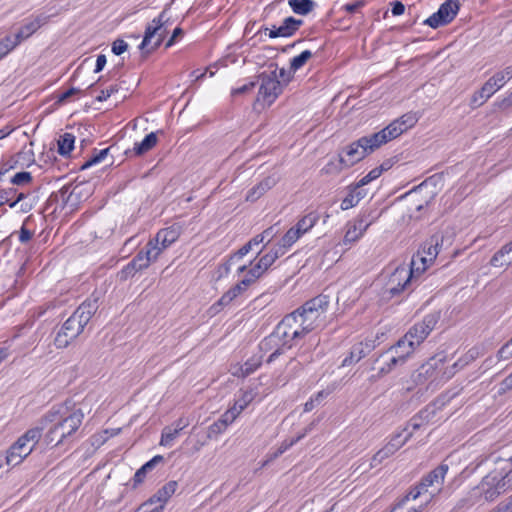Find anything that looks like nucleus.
<instances>
[{"label": "nucleus", "mask_w": 512, "mask_h": 512, "mask_svg": "<svg viewBox=\"0 0 512 512\" xmlns=\"http://www.w3.org/2000/svg\"><path fill=\"white\" fill-rule=\"evenodd\" d=\"M84 419L83 411L78 408L71 412L67 408H52L42 416V424L48 429L44 441L46 445L56 447L64 443L65 439L74 434Z\"/></svg>", "instance_id": "f257e3e1"}, {"label": "nucleus", "mask_w": 512, "mask_h": 512, "mask_svg": "<svg viewBox=\"0 0 512 512\" xmlns=\"http://www.w3.org/2000/svg\"><path fill=\"white\" fill-rule=\"evenodd\" d=\"M100 300L101 294L94 292L78 306L58 331L54 339L57 348H66L83 332L85 326L99 309Z\"/></svg>", "instance_id": "f03ea898"}, {"label": "nucleus", "mask_w": 512, "mask_h": 512, "mask_svg": "<svg viewBox=\"0 0 512 512\" xmlns=\"http://www.w3.org/2000/svg\"><path fill=\"white\" fill-rule=\"evenodd\" d=\"M329 304V296L320 294L307 300L291 314L295 316V319L302 328V332H304V334H308L322 325Z\"/></svg>", "instance_id": "7ed1b4c3"}, {"label": "nucleus", "mask_w": 512, "mask_h": 512, "mask_svg": "<svg viewBox=\"0 0 512 512\" xmlns=\"http://www.w3.org/2000/svg\"><path fill=\"white\" fill-rule=\"evenodd\" d=\"M297 320L293 314L286 315L275 327L274 331L267 336L260 344L261 349H272L273 345H281L287 349L292 348L291 340L303 337L305 334L301 330L294 329Z\"/></svg>", "instance_id": "20e7f679"}, {"label": "nucleus", "mask_w": 512, "mask_h": 512, "mask_svg": "<svg viewBox=\"0 0 512 512\" xmlns=\"http://www.w3.org/2000/svg\"><path fill=\"white\" fill-rule=\"evenodd\" d=\"M269 68H273V70L264 71L257 75L259 90L254 103L255 107L256 105H262L263 107L272 105L283 92V85L277 79L278 65L271 63Z\"/></svg>", "instance_id": "39448f33"}, {"label": "nucleus", "mask_w": 512, "mask_h": 512, "mask_svg": "<svg viewBox=\"0 0 512 512\" xmlns=\"http://www.w3.org/2000/svg\"><path fill=\"white\" fill-rule=\"evenodd\" d=\"M441 318L440 311H434L427 314L421 322L415 323L403 338L396 343V350L407 347L409 351H414L435 328Z\"/></svg>", "instance_id": "423d86ee"}, {"label": "nucleus", "mask_w": 512, "mask_h": 512, "mask_svg": "<svg viewBox=\"0 0 512 512\" xmlns=\"http://www.w3.org/2000/svg\"><path fill=\"white\" fill-rule=\"evenodd\" d=\"M367 155H369V152L364 147V143L360 142L359 138L342 149V152L338 154L339 160L337 165L333 162H329L322 171L326 174L333 172L340 173L344 168L352 167L363 160Z\"/></svg>", "instance_id": "0eeeda50"}, {"label": "nucleus", "mask_w": 512, "mask_h": 512, "mask_svg": "<svg viewBox=\"0 0 512 512\" xmlns=\"http://www.w3.org/2000/svg\"><path fill=\"white\" fill-rule=\"evenodd\" d=\"M153 249V247L148 249L146 246L141 249L137 255L117 273L118 280L124 282L134 277L137 272L146 269L152 261L158 258V252H151Z\"/></svg>", "instance_id": "6e6552de"}, {"label": "nucleus", "mask_w": 512, "mask_h": 512, "mask_svg": "<svg viewBox=\"0 0 512 512\" xmlns=\"http://www.w3.org/2000/svg\"><path fill=\"white\" fill-rule=\"evenodd\" d=\"M414 265L415 260L413 258L410 268L399 266L395 269V271L390 276L388 287L384 292V294L387 295V298L391 299L395 296H398L401 292L407 289L415 272Z\"/></svg>", "instance_id": "1a4fd4ad"}, {"label": "nucleus", "mask_w": 512, "mask_h": 512, "mask_svg": "<svg viewBox=\"0 0 512 512\" xmlns=\"http://www.w3.org/2000/svg\"><path fill=\"white\" fill-rule=\"evenodd\" d=\"M460 7L459 0H446L435 13L424 21V24L433 29L448 25L455 19Z\"/></svg>", "instance_id": "9d476101"}, {"label": "nucleus", "mask_w": 512, "mask_h": 512, "mask_svg": "<svg viewBox=\"0 0 512 512\" xmlns=\"http://www.w3.org/2000/svg\"><path fill=\"white\" fill-rule=\"evenodd\" d=\"M182 228L178 224H173L167 228L160 229L153 239H150L146 244L148 249H153L154 252H158V256L161 252L172 245L178 240L181 235Z\"/></svg>", "instance_id": "9b49d317"}, {"label": "nucleus", "mask_w": 512, "mask_h": 512, "mask_svg": "<svg viewBox=\"0 0 512 512\" xmlns=\"http://www.w3.org/2000/svg\"><path fill=\"white\" fill-rule=\"evenodd\" d=\"M445 357L440 354L431 357L426 363L422 364L414 375L416 383L424 384L427 381H434L444 363Z\"/></svg>", "instance_id": "f8f14e48"}, {"label": "nucleus", "mask_w": 512, "mask_h": 512, "mask_svg": "<svg viewBox=\"0 0 512 512\" xmlns=\"http://www.w3.org/2000/svg\"><path fill=\"white\" fill-rule=\"evenodd\" d=\"M411 353L412 351H409L407 347L396 350V345H394L389 350L380 354L376 359V364H379L382 359H387V368H379L377 376L381 377L385 374H388L396 365L405 363L407 357Z\"/></svg>", "instance_id": "ddd939ff"}, {"label": "nucleus", "mask_w": 512, "mask_h": 512, "mask_svg": "<svg viewBox=\"0 0 512 512\" xmlns=\"http://www.w3.org/2000/svg\"><path fill=\"white\" fill-rule=\"evenodd\" d=\"M72 192L69 186H63L57 192H53L45 203V209L50 210L51 213L62 212L68 207L71 200Z\"/></svg>", "instance_id": "4468645a"}, {"label": "nucleus", "mask_w": 512, "mask_h": 512, "mask_svg": "<svg viewBox=\"0 0 512 512\" xmlns=\"http://www.w3.org/2000/svg\"><path fill=\"white\" fill-rule=\"evenodd\" d=\"M412 436L408 433L404 439H401V434L395 435L382 449H380L372 458L371 467L381 463L384 459L393 455L398 451Z\"/></svg>", "instance_id": "2eb2a0df"}, {"label": "nucleus", "mask_w": 512, "mask_h": 512, "mask_svg": "<svg viewBox=\"0 0 512 512\" xmlns=\"http://www.w3.org/2000/svg\"><path fill=\"white\" fill-rule=\"evenodd\" d=\"M33 451V446L26 445L19 439L7 450L5 462L8 466L15 467L29 456Z\"/></svg>", "instance_id": "dca6fc26"}, {"label": "nucleus", "mask_w": 512, "mask_h": 512, "mask_svg": "<svg viewBox=\"0 0 512 512\" xmlns=\"http://www.w3.org/2000/svg\"><path fill=\"white\" fill-rule=\"evenodd\" d=\"M430 184H433V177L426 179L407 194V196L415 198V202H419L416 204V210L418 211L428 206V204L435 197V192L433 191H430L429 193H426L424 196H421V194Z\"/></svg>", "instance_id": "f3484780"}, {"label": "nucleus", "mask_w": 512, "mask_h": 512, "mask_svg": "<svg viewBox=\"0 0 512 512\" xmlns=\"http://www.w3.org/2000/svg\"><path fill=\"white\" fill-rule=\"evenodd\" d=\"M496 481H497V469L491 471L487 474L480 484L477 486V489L480 490V493L484 496L485 500L493 501L499 496V492L496 491Z\"/></svg>", "instance_id": "a211bd4d"}, {"label": "nucleus", "mask_w": 512, "mask_h": 512, "mask_svg": "<svg viewBox=\"0 0 512 512\" xmlns=\"http://www.w3.org/2000/svg\"><path fill=\"white\" fill-rule=\"evenodd\" d=\"M177 487V481L172 480L167 482L163 487L158 489L157 492L153 494L146 502H144L138 511L156 502H162V504L164 505L168 501V499L175 493Z\"/></svg>", "instance_id": "6ab92c4d"}, {"label": "nucleus", "mask_w": 512, "mask_h": 512, "mask_svg": "<svg viewBox=\"0 0 512 512\" xmlns=\"http://www.w3.org/2000/svg\"><path fill=\"white\" fill-rule=\"evenodd\" d=\"M164 462V457L162 455H156L153 458H151L149 461H147L145 464H143L134 474V477L132 479L133 484L132 487L135 489L140 484H142L146 478V475L148 472L152 471L158 464Z\"/></svg>", "instance_id": "aec40b11"}, {"label": "nucleus", "mask_w": 512, "mask_h": 512, "mask_svg": "<svg viewBox=\"0 0 512 512\" xmlns=\"http://www.w3.org/2000/svg\"><path fill=\"white\" fill-rule=\"evenodd\" d=\"M373 349V345L371 343H358L355 344L347 357L342 361V366H348L353 363L359 362L361 359L366 357L371 350Z\"/></svg>", "instance_id": "412c9836"}, {"label": "nucleus", "mask_w": 512, "mask_h": 512, "mask_svg": "<svg viewBox=\"0 0 512 512\" xmlns=\"http://www.w3.org/2000/svg\"><path fill=\"white\" fill-rule=\"evenodd\" d=\"M277 183V179L273 176H268L260 181L257 185L252 187L246 196V200L250 202H255L262 195H264L268 190L274 187Z\"/></svg>", "instance_id": "4be33fe9"}, {"label": "nucleus", "mask_w": 512, "mask_h": 512, "mask_svg": "<svg viewBox=\"0 0 512 512\" xmlns=\"http://www.w3.org/2000/svg\"><path fill=\"white\" fill-rule=\"evenodd\" d=\"M496 92L491 83L486 81L479 90L473 93L470 100V107L475 109L482 106Z\"/></svg>", "instance_id": "5701e85b"}, {"label": "nucleus", "mask_w": 512, "mask_h": 512, "mask_svg": "<svg viewBox=\"0 0 512 512\" xmlns=\"http://www.w3.org/2000/svg\"><path fill=\"white\" fill-rule=\"evenodd\" d=\"M50 16L44 13L31 16L24 20V24L20 27L27 34L28 37L32 36L38 29L48 23Z\"/></svg>", "instance_id": "b1692460"}, {"label": "nucleus", "mask_w": 512, "mask_h": 512, "mask_svg": "<svg viewBox=\"0 0 512 512\" xmlns=\"http://www.w3.org/2000/svg\"><path fill=\"white\" fill-rule=\"evenodd\" d=\"M360 142L364 143V147L369 152V154H371L376 149L389 142V140L386 137L385 130H381L369 136L361 137Z\"/></svg>", "instance_id": "393cba45"}, {"label": "nucleus", "mask_w": 512, "mask_h": 512, "mask_svg": "<svg viewBox=\"0 0 512 512\" xmlns=\"http://www.w3.org/2000/svg\"><path fill=\"white\" fill-rule=\"evenodd\" d=\"M46 429V425L42 424V417L37 421V425L33 428L28 429L21 437L18 439L25 443L26 445L33 446L39 442L42 437L43 430Z\"/></svg>", "instance_id": "a878e982"}, {"label": "nucleus", "mask_w": 512, "mask_h": 512, "mask_svg": "<svg viewBox=\"0 0 512 512\" xmlns=\"http://www.w3.org/2000/svg\"><path fill=\"white\" fill-rule=\"evenodd\" d=\"M512 251V243L508 242L503 245L490 259V265L493 267H503L512 264V258H509V254Z\"/></svg>", "instance_id": "bb28decb"}, {"label": "nucleus", "mask_w": 512, "mask_h": 512, "mask_svg": "<svg viewBox=\"0 0 512 512\" xmlns=\"http://www.w3.org/2000/svg\"><path fill=\"white\" fill-rule=\"evenodd\" d=\"M449 469V466L445 463H441L435 469L430 471L427 475L422 478V486H432L434 483L443 482L444 477Z\"/></svg>", "instance_id": "cd10ccee"}, {"label": "nucleus", "mask_w": 512, "mask_h": 512, "mask_svg": "<svg viewBox=\"0 0 512 512\" xmlns=\"http://www.w3.org/2000/svg\"><path fill=\"white\" fill-rule=\"evenodd\" d=\"M422 250L426 255L420 258V261L424 264V267L422 268V271H424L426 269L427 261L432 262L439 253V250H437V237H430L426 240L422 245Z\"/></svg>", "instance_id": "c85d7f7f"}, {"label": "nucleus", "mask_w": 512, "mask_h": 512, "mask_svg": "<svg viewBox=\"0 0 512 512\" xmlns=\"http://www.w3.org/2000/svg\"><path fill=\"white\" fill-rule=\"evenodd\" d=\"M302 25V19H297L293 16H289L283 20L282 24L279 26V29L282 34V37L288 38L293 36Z\"/></svg>", "instance_id": "c756f323"}, {"label": "nucleus", "mask_w": 512, "mask_h": 512, "mask_svg": "<svg viewBox=\"0 0 512 512\" xmlns=\"http://www.w3.org/2000/svg\"><path fill=\"white\" fill-rule=\"evenodd\" d=\"M288 5L295 14L305 16L316 6L313 0H288Z\"/></svg>", "instance_id": "7c9ffc66"}, {"label": "nucleus", "mask_w": 512, "mask_h": 512, "mask_svg": "<svg viewBox=\"0 0 512 512\" xmlns=\"http://www.w3.org/2000/svg\"><path fill=\"white\" fill-rule=\"evenodd\" d=\"M74 144L75 136L71 133H64L57 141V151L61 156L66 157L74 149Z\"/></svg>", "instance_id": "2f4dec72"}, {"label": "nucleus", "mask_w": 512, "mask_h": 512, "mask_svg": "<svg viewBox=\"0 0 512 512\" xmlns=\"http://www.w3.org/2000/svg\"><path fill=\"white\" fill-rule=\"evenodd\" d=\"M319 215L316 212H310L302 217L293 227L300 235L309 231L318 221Z\"/></svg>", "instance_id": "473e14b6"}, {"label": "nucleus", "mask_w": 512, "mask_h": 512, "mask_svg": "<svg viewBox=\"0 0 512 512\" xmlns=\"http://www.w3.org/2000/svg\"><path fill=\"white\" fill-rule=\"evenodd\" d=\"M157 135L155 132L147 134L140 143H136L134 146V152L136 155H143L144 153L151 150L157 143Z\"/></svg>", "instance_id": "72a5a7b5"}, {"label": "nucleus", "mask_w": 512, "mask_h": 512, "mask_svg": "<svg viewBox=\"0 0 512 512\" xmlns=\"http://www.w3.org/2000/svg\"><path fill=\"white\" fill-rule=\"evenodd\" d=\"M499 465V469H497V481H496V491L499 492V495L507 491L512 487L511 483H507L506 478H504L503 473L508 468V461H497Z\"/></svg>", "instance_id": "f704fd0d"}, {"label": "nucleus", "mask_w": 512, "mask_h": 512, "mask_svg": "<svg viewBox=\"0 0 512 512\" xmlns=\"http://www.w3.org/2000/svg\"><path fill=\"white\" fill-rule=\"evenodd\" d=\"M375 217L372 216V212L369 213H363L355 219L353 227L354 232H357L360 234V236L363 235V233L367 230V228L374 222Z\"/></svg>", "instance_id": "c9c22d12"}, {"label": "nucleus", "mask_w": 512, "mask_h": 512, "mask_svg": "<svg viewBox=\"0 0 512 512\" xmlns=\"http://www.w3.org/2000/svg\"><path fill=\"white\" fill-rule=\"evenodd\" d=\"M111 148L112 147H108L99 151L97 149H94L92 156L81 165L80 169L85 170L95 164L100 163L102 160L106 158Z\"/></svg>", "instance_id": "e433bc0d"}, {"label": "nucleus", "mask_w": 512, "mask_h": 512, "mask_svg": "<svg viewBox=\"0 0 512 512\" xmlns=\"http://www.w3.org/2000/svg\"><path fill=\"white\" fill-rule=\"evenodd\" d=\"M254 397L255 392L253 390L245 391L231 408L239 415L253 401Z\"/></svg>", "instance_id": "4c0bfd02"}, {"label": "nucleus", "mask_w": 512, "mask_h": 512, "mask_svg": "<svg viewBox=\"0 0 512 512\" xmlns=\"http://www.w3.org/2000/svg\"><path fill=\"white\" fill-rule=\"evenodd\" d=\"M159 31H162L161 25L153 24V23L147 25L145 32H144L143 40L139 45V49L143 51L149 45V43L151 42V39L154 36H156V34Z\"/></svg>", "instance_id": "58836bf2"}, {"label": "nucleus", "mask_w": 512, "mask_h": 512, "mask_svg": "<svg viewBox=\"0 0 512 512\" xmlns=\"http://www.w3.org/2000/svg\"><path fill=\"white\" fill-rule=\"evenodd\" d=\"M313 56L310 50H304L299 55L291 59L290 65L292 71H298L301 69L307 61Z\"/></svg>", "instance_id": "ea45409f"}, {"label": "nucleus", "mask_w": 512, "mask_h": 512, "mask_svg": "<svg viewBox=\"0 0 512 512\" xmlns=\"http://www.w3.org/2000/svg\"><path fill=\"white\" fill-rule=\"evenodd\" d=\"M423 495L424 492L417 490L416 487L413 486L410 488V490L405 496H403L401 499L398 500L397 503L394 504V506L390 509L389 512H394L396 509L402 507L410 499L416 500L418 498H422Z\"/></svg>", "instance_id": "a19ab883"}, {"label": "nucleus", "mask_w": 512, "mask_h": 512, "mask_svg": "<svg viewBox=\"0 0 512 512\" xmlns=\"http://www.w3.org/2000/svg\"><path fill=\"white\" fill-rule=\"evenodd\" d=\"M266 268L263 267V265L257 261L253 265H251V268L248 269L246 278L252 283H254L257 279H259L265 272Z\"/></svg>", "instance_id": "79ce46f5"}, {"label": "nucleus", "mask_w": 512, "mask_h": 512, "mask_svg": "<svg viewBox=\"0 0 512 512\" xmlns=\"http://www.w3.org/2000/svg\"><path fill=\"white\" fill-rule=\"evenodd\" d=\"M383 130H385L386 137L389 141L397 138L398 136L405 132V130L402 128V126L399 124L397 120L391 122Z\"/></svg>", "instance_id": "37998d69"}, {"label": "nucleus", "mask_w": 512, "mask_h": 512, "mask_svg": "<svg viewBox=\"0 0 512 512\" xmlns=\"http://www.w3.org/2000/svg\"><path fill=\"white\" fill-rule=\"evenodd\" d=\"M179 435L178 430L172 428L171 426H166L162 430L160 445L169 446L174 441V439Z\"/></svg>", "instance_id": "c03bdc74"}, {"label": "nucleus", "mask_w": 512, "mask_h": 512, "mask_svg": "<svg viewBox=\"0 0 512 512\" xmlns=\"http://www.w3.org/2000/svg\"><path fill=\"white\" fill-rule=\"evenodd\" d=\"M402 128L406 131L412 128L418 122V116L415 112H408L396 119Z\"/></svg>", "instance_id": "a18cd8bd"}, {"label": "nucleus", "mask_w": 512, "mask_h": 512, "mask_svg": "<svg viewBox=\"0 0 512 512\" xmlns=\"http://www.w3.org/2000/svg\"><path fill=\"white\" fill-rule=\"evenodd\" d=\"M300 236L301 235L297 230L293 227L290 228L280 239L282 247H286L287 249L290 248L300 238Z\"/></svg>", "instance_id": "49530a36"}, {"label": "nucleus", "mask_w": 512, "mask_h": 512, "mask_svg": "<svg viewBox=\"0 0 512 512\" xmlns=\"http://www.w3.org/2000/svg\"><path fill=\"white\" fill-rule=\"evenodd\" d=\"M237 296L235 292H233L232 288H230L227 292H225L222 297L212 306L217 312L224 306L229 305Z\"/></svg>", "instance_id": "de8ad7c7"}, {"label": "nucleus", "mask_w": 512, "mask_h": 512, "mask_svg": "<svg viewBox=\"0 0 512 512\" xmlns=\"http://www.w3.org/2000/svg\"><path fill=\"white\" fill-rule=\"evenodd\" d=\"M474 359L473 355H466L465 357L463 358H460L458 361H456L452 367L450 368V370L447 372L445 371L444 374H448L447 375V378H450L452 377L455 372L457 370H460L462 368H464L470 361H472Z\"/></svg>", "instance_id": "09e8293b"}, {"label": "nucleus", "mask_w": 512, "mask_h": 512, "mask_svg": "<svg viewBox=\"0 0 512 512\" xmlns=\"http://www.w3.org/2000/svg\"><path fill=\"white\" fill-rule=\"evenodd\" d=\"M227 427L219 419L208 427L207 437L212 439L222 434Z\"/></svg>", "instance_id": "8fccbe9b"}, {"label": "nucleus", "mask_w": 512, "mask_h": 512, "mask_svg": "<svg viewBox=\"0 0 512 512\" xmlns=\"http://www.w3.org/2000/svg\"><path fill=\"white\" fill-rule=\"evenodd\" d=\"M32 181V175L30 172L22 171L16 173L11 179L10 183L13 185H24Z\"/></svg>", "instance_id": "3c124183"}, {"label": "nucleus", "mask_w": 512, "mask_h": 512, "mask_svg": "<svg viewBox=\"0 0 512 512\" xmlns=\"http://www.w3.org/2000/svg\"><path fill=\"white\" fill-rule=\"evenodd\" d=\"M169 8L170 4H167L159 16L152 20V23L161 25V29H167V27L171 24L170 17L167 15Z\"/></svg>", "instance_id": "603ef678"}, {"label": "nucleus", "mask_w": 512, "mask_h": 512, "mask_svg": "<svg viewBox=\"0 0 512 512\" xmlns=\"http://www.w3.org/2000/svg\"><path fill=\"white\" fill-rule=\"evenodd\" d=\"M257 85H258V81H257V76H256L254 80L249 81L248 83L242 85L239 88L233 89L231 94H232V96H237V95H244V94L250 93L255 89V87Z\"/></svg>", "instance_id": "864d4df0"}, {"label": "nucleus", "mask_w": 512, "mask_h": 512, "mask_svg": "<svg viewBox=\"0 0 512 512\" xmlns=\"http://www.w3.org/2000/svg\"><path fill=\"white\" fill-rule=\"evenodd\" d=\"M14 49L12 44V36H5L0 40V59L5 57L10 51Z\"/></svg>", "instance_id": "5fc2aeb1"}, {"label": "nucleus", "mask_w": 512, "mask_h": 512, "mask_svg": "<svg viewBox=\"0 0 512 512\" xmlns=\"http://www.w3.org/2000/svg\"><path fill=\"white\" fill-rule=\"evenodd\" d=\"M17 189L14 187H10L7 189H0V207L4 204L9 206V202H12V198L14 194H16Z\"/></svg>", "instance_id": "6e6d98bb"}, {"label": "nucleus", "mask_w": 512, "mask_h": 512, "mask_svg": "<svg viewBox=\"0 0 512 512\" xmlns=\"http://www.w3.org/2000/svg\"><path fill=\"white\" fill-rule=\"evenodd\" d=\"M277 72V79H279L282 85L284 86L292 81V79L294 78V73L296 71H292L290 67L289 70H286L285 68H280L277 70Z\"/></svg>", "instance_id": "4d7b16f0"}, {"label": "nucleus", "mask_w": 512, "mask_h": 512, "mask_svg": "<svg viewBox=\"0 0 512 512\" xmlns=\"http://www.w3.org/2000/svg\"><path fill=\"white\" fill-rule=\"evenodd\" d=\"M487 81L491 83L496 91H498L507 82L504 73L501 72L495 73Z\"/></svg>", "instance_id": "13d9d810"}, {"label": "nucleus", "mask_w": 512, "mask_h": 512, "mask_svg": "<svg viewBox=\"0 0 512 512\" xmlns=\"http://www.w3.org/2000/svg\"><path fill=\"white\" fill-rule=\"evenodd\" d=\"M358 204L357 199L355 198L354 194L351 192V189H348L347 196L342 200L341 202V209L342 210H348L352 207H355Z\"/></svg>", "instance_id": "bf43d9fd"}, {"label": "nucleus", "mask_w": 512, "mask_h": 512, "mask_svg": "<svg viewBox=\"0 0 512 512\" xmlns=\"http://www.w3.org/2000/svg\"><path fill=\"white\" fill-rule=\"evenodd\" d=\"M497 357L499 360H506L512 357L511 339L498 350Z\"/></svg>", "instance_id": "052dcab7"}, {"label": "nucleus", "mask_w": 512, "mask_h": 512, "mask_svg": "<svg viewBox=\"0 0 512 512\" xmlns=\"http://www.w3.org/2000/svg\"><path fill=\"white\" fill-rule=\"evenodd\" d=\"M435 411L432 409L430 410L429 406H426L425 408L421 409L414 417H416L418 420H421L424 424H427L431 417L434 416Z\"/></svg>", "instance_id": "680f3d73"}, {"label": "nucleus", "mask_w": 512, "mask_h": 512, "mask_svg": "<svg viewBox=\"0 0 512 512\" xmlns=\"http://www.w3.org/2000/svg\"><path fill=\"white\" fill-rule=\"evenodd\" d=\"M238 414H236L235 411H233L232 408H229L227 411H225L219 418V420L225 424L226 427H228L231 423L234 422V420L237 418Z\"/></svg>", "instance_id": "e2e57ef3"}, {"label": "nucleus", "mask_w": 512, "mask_h": 512, "mask_svg": "<svg viewBox=\"0 0 512 512\" xmlns=\"http://www.w3.org/2000/svg\"><path fill=\"white\" fill-rule=\"evenodd\" d=\"M127 49L128 44L122 39H116L112 43V52L117 56L123 54Z\"/></svg>", "instance_id": "0e129e2a"}, {"label": "nucleus", "mask_w": 512, "mask_h": 512, "mask_svg": "<svg viewBox=\"0 0 512 512\" xmlns=\"http://www.w3.org/2000/svg\"><path fill=\"white\" fill-rule=\"evenodd\" d=\"M234 261L235 259H232V255H230V257L218 267V279L222 278L223 276H226L230 272L231 265L233 264Z\"/></svg>", "instance_id": "69168bd1"}, {"label": "nucleus", "mask_w": 512, "mask_h": 512, "mask_svg": "<svg viewBox=\"0 0 512 512\" xmlns=\"http://www.w3.org/2000/svg\"><path fill=\"white\" fill-rule=\"evenodd\" d=\"M492 512H512V495L501 501Z\"/></svg>", "instance_id": "338daca9"}, {"label": "nucleus", "mask_w": 512, "mask_h": 512, "mask_svg": "<svg viewBox=\"0 0 512 512\" xmlns=\"http://www.w3.org/2000/svg\"><path fill=\"white\" fill-rule=\"evenodd\" d=\"M512 389V374L510 373L500 384L498 394L503 395Z\"/></svg>", "instance_id": "774afa93"}]
</instances>
